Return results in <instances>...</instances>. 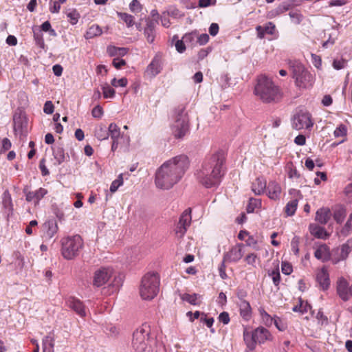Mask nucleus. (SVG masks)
<instances>
[{
  "label": "nucleus",
  "instance_id": "1",
  "mask_svg": "<svg viewBox=\"0 0 352 352\" xmlns=\"http://www.w3.org/2000/svg\"><path fill=\"white\" fill-rule=\"evenodd\" d=\"M187 155H175L159 167L155 175V184L159 189L168 190L182 178L189 166Z\"/></svg>",
  "mask_w": 352,
  "mask_h": 352
},
{
  "label": "nucleus",
  "instance_id": "2",
  "mask_svg": "<svg viewBox=\"0 0 352 352\" xmlns=\"http://www.w3.org/2000/svg\"><path fill=\"white\" fill-rule=\"evenodd\" d=\"M224 162L223 155H210L207 157L197 173L199 182L206 188L217 185L223 174Z\"/></svg>",
  "mask_w": 352,
  "mask_h": 352
},
{
  "label": "nucleus",
  "instance_id": "3",
  "mask_svg": "<svg viewBox=\"0 0 352 352\" xmlns=\"http://www.w3.org/2000/svg\"><path fill=\"white\" fill-rule=\"evenodd\" d=\"M254 94L266 103L276 102L280 98L279 87L265 74H261L257 77Z\"/></svg>",
  "mask_w": 352,
  "mask_h": 352
},
{
  "label": "nucleus",
  "instance_id": "4",
  "mask_svg": "<svg viewBox=\"0 0 352 352\" xmlns=\"http://www.w3.org/2000/svg\"><path fill=\"white\" fill-rule=\"evenodd\" d=\"M287 65L297 87L306 88L312 85L313 76L302 62L297 59H289Z\"/></svg>",
  "mask_w": 352,
  "mask_h": 352
},
{
  "label": "nucleus",
  "instance_id": "5",
  "mask_svg": "<svg viewBox=\"0 0 352 352\" xmlns=\"http://www.w3.org/2000/svg\"><path fill=\"white\" fill-rule=\"evenodd\" d=\"M185 107L179 106L173 112L170 128L176 138H182L189 130V122Z\"/></svg>",
  "mask_w": 352,
  "mask_h": 352
},
{
  "label": "nucleus",
  "instance_id": "6",
  "mask_svg": "<svg viewBox=\"0 0 352 352\" xmlns=\"http://www.w3.org/2000/svg\"><path fill=\"white\" fill-rule=\"evenodd\" d=\"M160 290V277L156 273H148L144 276L140 288V294L144 300H151Z\"/></svg>",
  "mask_w": 352,
  "mask_h": 352
},
{
  "label": "nucleus",
  "instance_id": "7",
  "mask_svg": "<svg viewBox=\"0 0 352 352\" xmlns=\"http://www.w3.org/2000/svg\"><path fill=\"white\" fill-rule=\"evenodd\" d=\"M244 341L248 348L255 349L256 344H263L272 339L270 331L263 327H259L254 331L245 329L243 331Z\"/></svg>",
  "mask_w": 352,
  "mask_h": 352
},
{
  "label": "nucleus",
  "instance_id": "8",
  "mask_svg": "<svg viewBox=\"0 0 352 352\" xmlns=\"http://www.w3.org/2000/svg\"><path fill=\"white\" fill-rule=\"evenodd\" d=\"M61 252L66 259H72L76 257L82 247V239L80 236L76 234L67 236L61 240Z\"/></svg>",
  "mask_w": 352,
  "mask_h": 352
},
{
  "label": "nucleus",
  "instance_id": "9",
  "mask_svg": "<svg viewBox=\"0 0 352 352\" xmlns=\"http://www.w3.org/2000/svg\"><path fill=\"white\" fill-rule=\"evenodd\" d=\"M314 126L311 113L305 109L296 111L292 118V126L296 130L305 129L310 131Z\"/></svg>",
  "mask_w": 352,
  "mask_h": 352
},
{
  "label": "nucleus",
  "instance_id": "10",
  "mask_svg": "<svg viewBox=\"0 0 352 352\" xmlns=\"http://www.w3.org/2000/svg\"><path fill=\"white\" fill-rule=\"evenodd\" d=\"M150 334L149 326L144 324L138 328L133 335L132 346L135 351L144 352L146 351Z\"/></svg>",
  "mask_w": 352,
  "mask_h": 352
},
{
  "label": "nucleus",
  "instance_id": "11",
  "mask_svg": "<svg viewBox=\"0 0 352 352\" xmlns=\"http://www.w3.org/2000/svg\"><path fill=\"white\" fill-rule=\"evenodd\" d=\"M14 131L20 138H25L28 133V119L24 113H15L13 116Z\"/></svg>",
  "mask_w": 352,
  "mask_h": 352
},
{
  "label": "nucleus",
  "instance_id": "12",
  "mask_svg": "<svg viewBox=\"0 0 352 352\" xmlns=\"http://www.w3.org/2000/svg\"><path fill=\"white\" fill-rule=\"evenodd\" d=\"M107 130L108 137L110 135L113 141L111 145V151L113 152L116 151L120 140H126V144L129 142V138L128 136H124L123 135H120V128L117 126L116 124L111 123L107 128Z\"/></svg>",
  "mask_w": 352,
  "mask_h": 352
},
{
  "label": "nucleus",
  "instance_id": "13",
  "mask_svg": "<svg viewBox=\"0 0 352 352\" xmlns=\"http://www.w3.org/2000/svg\"><path fill=\"white\" fill-rule=\"evenodd\" d=\"M191 219V210L190 208L186 209L180 216L179 220L176 226L175 234L178 237L181 238L185 234L187 228L190 225Z\"/></svg>",
  "mask_w": 352,
  "mask_h": 352
},
{
  "label": "nucleus",
  "instance_id": "14",
  "mask_svg": "<svg viewBox=\"0 0 352 352\" xmlns=\"http://www.w3.org/2000/svg\"><path fill=\"white\" fill-rule=\"evenodd\" d=\"M64 159L65 155H47V157L43 158L39 164L42 175L43 176L49 175L47 167L52 168L57 166L64 161Z\"/></svg>",
  "mask_w": 352,
  "mask_h": 352
},
{
  "label": "nucleus",
  "instance_id": "15",
  "mask_svg": "<svg viewBox=\"0 0 352 352\" xmlns=\"http://www.w3.org/2000/svg\"><path fill=\"white\" fill-rule=\"evenodd\" d=\"M243 244L241 243L232 247L228 252L224 254L223 263H236L239 261L243 255Z\"/></svg>",
  "mask_w": 352,
  "mask_h": 352
},
{
  "label": "nucleus",
  "instance_id": "16",
  "mask_svg": "<svg viewBox=\"0 0 352 352\" xmlns=\"http://www.w3.org/2000/svg\"><path fill=\"white\" fill-rule=\"evenodd\" d=\"M112 270L109 268H101L96 270L94 275L93 285L99 287L104 285L111 278Z\"/></svg>",
  "mask_w": 352,
  "mask_h": 352
},
{
  "label": "nucleus",
  "instance_id": "17",
  "mask_svg": "<svg viewBox=\"0 0 352 352\" xmlns=\"http://www.w3.org/2000/svg\"><path fill=\"white\" fill-rule=\"evenodd\" d=\"M58 230L57 223L55 220H48L42 226V237L44 241H47L53 239Z\"/></svg>",
  "mask_w": 352,
  "mask_h": 352
},
{
  "label": "nucleus",
  "instance_id": "18",
  "mask_svg": "<svg viewBox=\"0 0 352 352\" xmlns=\"http://www.w3.org/2000/svg\"><path fill=\"white\" fill-rule=\"evenodd\" d=\"M162 70V55L158 53L152 59L146 67V72L151 77H155Z\"/></svg>",
  "mask_w": 352,
  "mask_h": 352
},
{
  "label": "nucleus",
  "instance_id": "19",
  "mask_svg": "<svg viewBox=\"0 0 352 352\" xmlns=\"http://www.w3.org/2000/svg\"><path fill=\"white\" fill-rule=\"evenodd\" d=\"M349 283L343 278L340 277L336 283V292L339 297L344 301H347L350 298Z\"/></svg>",
  "mask_w": 352,
  "mask_h": 352
},
{
  "label": "nucleus",
  "instance_id": "20",
  "mask_svg": "<svg viewBox=\"0 0 352 352\" xmlns=\"http://www.w3.org/2000/svg\"><path fill=\"white\" fill-rule=\"evenodd\" d=\"M316 280L320 287L326 290L330 285L329 276L325 267L319 270L316 274Z\"/></svg>",
  "mask_w": 352,
  "mask_h": 352
},
{
  "label": "nucleus",
  "instance_id": "21",
  "mask_svg": "<svg viewBox=\"0 0 352 352\" xmlns=\"http://www.w3.org/2000/svg\"><path fill=\"white\" fill-rule=\"evenodd\" d=\"M24 192L26 197L27 201H32L35 200V204H37L38 201L47 193V190L45 188H40L36 191H26L24 190Z\"/></svg>",
  "mask_w": 352,
  "mask_h": 352
},
{
  "label": "nucleus",
  "instance_id": "22",
  "mask_svg": "<svg viewBox=\"0 0 352 352\" xmlns=\"http://www.w3.org/2000/svg\"><path fill=\"white\" fill-rule=\"evenodd\" d=\"M68 305L80 316H85L86 309L83 303L80 300L75 298H70L68 300Z\"/></svg>",
  "mask_w": 352,
  "mask_h": 352
},
{
  "label": "nucleus",
  "instance_id": "23",
  "mask_svg": "<svg viewBox=\"0 0 352 352\" xmlns=\"http://www.w3.org/2000/svg\"><path fill=\"white\" fill-rule=\"evenodd\" d=\"M267 196L270 199L277 200L280 198L281 188L280 185L275 182H270L267 186Z\"/></svg>",
  "mask_w": 352,
  "mask_h": 352
},
{
  "label": "nucleus",
  "instance_id": "24",
  "mask_svg": "<svg viewBox=\"0 0 352 352\" xmlns=\"http://www.w3.org/2000/svg\"><path fill=\"white\" fill-rule=\"evenodd\" d=\"M2 205L5 214L10 216L13 211V205L11 195L8 190H6L2 195Z\"/></svg>",
  "mask_w": 352,
  "mask_h": 352
},
{
  "label": "nucleus",
  "instance_id": "25",
  "mask_svg": "<svg viewBox=\"0 0 352 352\" xmlns=\"http://www.w3.org/2000/svg\"><path fill=\"white\" fill-rule=\"evenodd\" d=\"M331 217V212L328 208L318 209L316 214L315 219L321 224H326Z\"/></svg>",
  "mask_w": 352,
  "mask_h": 352
},
{
  "label": "nucleus",
  "instance_id": "26",
  "mask_svg": "<svg viewBox=\"0 0 352 352\" xmlns=\"http://www.w3.org/2000/svg\"><path fill=\"white\" fill-rule=\"evenodd\" d=\"M314 256L318 260L326 261L330 258L329 248L326 245H320L315 251Z\"/></svg>",
  "mask_w": 352,
  "mask_h": 352
},
{
  "label": "nucleus",
  "instance_id": "27",
  "mask_svg": "<svg viewBox=\"0 0 352 352\" xmlns=\"http://www.w3.org/2000/svg\"><path fill=\"white\" fill-rule=\"evenodd\" d=\"M239 309L241 316L245 320H248L251 317L252 309L250 303L245 300H241L239 302Z\"/></svg>",
  "mask_w": 352,
  "mask_h": 352
},
{
  "label": "nucleus",
  "instance_id": "28",
  "mask_svg": "<svg viewBox=\"0 0 352 352\" xmlns=\"http://www.w3.org/2000/svg\"><path fill=\"white\" fill-rule=\"evenodd\" d=\"M266 188V181L263 177H258L252 183V190L255 195H261Z\"/></svg>",
  "mask_w": 352,
  "mask_h": 352
},
{
  "label": "nucleus",
  "instance_id": "29",
  "mask_svg": "<svg viewBox=\"0 0 352 352\" xmlns=\"http://www.w3.org/2000/svg\"><path fill=\"white\" fill-rule=\"evenodd\" d=\"M43 352H54V338L50 333L42 340Z\"/></svg>",
  "mask_w": 352,
  "mask_h": 352
},
{
  "label": "nucleus",
  "instance_id": "30",
  "mask_svg": "<svg viewBox=\"0 0 352 352\" xmlns=\"http://www.w3.org/2000/svg\"><path fill=\"white\" fill-rule=\"evenodd\" d=\"M346 215V208L342 206H337L334 209L333 219L338 223H341Z\"/></svg>",
  "mask_w": 352,
  "mask_h": 352
},
{
  "label": "nucleus",
  "instance_id": "31",
  "mask_svg": "<svg viewBox=\"0 0 352 352\" xmlns=\"http://www.w3.org/2000/svg\"><path fill=\"white\" fill-rule=\"evenodd\" d=\"M102 33V29L98 25H93L86 32L85 38L87 40L91 39L96 36H100Z\"/></svg>",
  "mask_w": 352,
  "mask_h": 352
},
{
  "label": "nucleus",
  "instance_id": "32",
  "mask_svg": "<svg viewBox=\"0 0 352 352\" xmlns=\"http://www.w3.org/2000/svg\"><path fill=\"white\" fill-rule=\"evenodd\" d=\"M309 230L312 235L317 238H324L327 236L325 230L316 224H311L309 226Z\"/></svg>",
  "mask_w": 352,
  "mask_h": 352
},
{
  "label": "nucleus",
  "instance_id": "33",
  "mask_svg": "<svg viewBox=\"0 0 352 352\" xmlns=\"http://www.w3.org/2000/svg\"><path fill=\"white\" fill-rule=\"evenodd\" d=\"M128 49L126 47H118L116 46H109L107 47V52L110 56H124L126 54Z\"/></svg>",
  "mask_w": 352,
  "mask_h": 352
},
{
  "label": "nucleus",
  "instance_id": "34",
  "mask_svg": "<svg viewBox=\"0 0 352 352\" xmlns=\"http://www.w3.org/2000/svg\"><path fill=\"white\" fill-rule=\"evenodd\" d=\"M298 201L297 199H294L287 204L285 207V212L287 216H293L295 214L298 206Z\"/></svg>",
  "mask_w": 352,
  "mask_h": 352
},
{
  "label": "nucleus",
  "instance_id": "35",
  "mask_svg": "<svg viewBox=\"0 0 352 352\" xmlns=\"http://www.w3.org/2000/svg\"><path fill=\"white\" fill-rule=\"evenodd\" d=\"M200 297L201 296L197 294H184L181 296L183 300L187 301L188 302L193 305H199L200 302L199 301V299L200 298Z\"/></svg>",
  "mask_w": 352,
  "mask_h": 352
},
{
  "label": "nucleus",
  "instance_id": "36",
  "mask_svg": "<svg viewBox=\"0 0 352 352\" xmlns=\"http://www.w3.org/2000/svg\"><path fill=\"white\" fill-rule=\"evenodd\" d=\"M95 136L100 140H106L108 138V130L104 125H100L95 130Z\"/></svg>",
  "mask_w": 352,
  "mask_h": 352
},
{
  "label": "nucleus",
  "instance_id": "37",
  "mask_svg": "<svg viewBox=\"0 0 352 352\" xmlns=\"http://www.w3.org/2000/svg\"><path fill=\"white\" fill-rule=\"evenodd\" d=\"M258 311H259V314H260V316L261 317V319H262V321L266 325V326H272L273 324V322H274V318H272L271 317L270 315H269L263 308H259L258 309Z\"/></svg>",
  "mask_w": 352,
  "mask_h": 352
},
{
  "label": "nucleus",
  "instance_id": "38",
  "mask_svg": "<svg viewBox=\"0 0 352 352\" xmlns=\"http://www.w3.org/2000/svg\"><path fill=\"white\" fill-rule=\"evenodd\" d=\"M352 231V213L349 215V219L342 228L340 230V234L346 236L351 234Z\"/></svg>",
  "mask_w": 352,
  "mask_h": 352
},
{
  "label": "nucleus",
  "instance_id": "39",
  "mask_svg": "<svg viewBox=\"0 0 352 352\" xmlns=\"http://www.w3.org/2000/svg\"><path fill=\"white\" fill-rule=\"evenodd\" d=\"M67 16L69 19V21L72 25H76L78 22V19H80V14L78 12L75 10H69L67 13Z\"/></svg>",
  "mask_w": 352,
  "mask_h": 352
},
{
  "label": "nucleus",
  "instance_id": "40",
  "mask_svg": "<svg viewBox=\"0 0 352 352\" xmlns=\"http://www.w3.org/2000/svg\"><path fill=\"white\" fill-rule=\"evenodd\" d=\"M117 14L119 18L126 24L128 28L133 25L134 17L132 15L125 12H118Z\"/></svg>",
  "mask_w": 352,
  "mask_h": 352
},
{
  "label": "nucleus",
  "instance_id": "41",
  "mask_svg": "<svg viewBox=\"0 0 352 352\" xmlns=\"http://www.w3.org/2000/svg\"><path fill=\"white\" fill-rule=\"evenodd\" d=\"M173 42H175V46L176 48V50L179 53H183L186 50V43L184 42V39L182 38L181 40L178 39V36L177 35H175L173 37L172 39Z\"/></svg>",
  "mask_w": 352,
  "mask_h": 352
},
{
  "label": "nucleus",
  "instance_id": "42",
  "mask_svg": "<svg viewBox=\"0 0 352 352\" xmlns=\"http://www.w3.org/2000/svg\"><path fill=\"white\" fill-rule=\"evenodd\" d=\"M123 182V175L121 173L118 175V178L111 183L109 189L111 192L114 193L116 192L118 188L122 186Z\"/></svg>",
  "mask_w": 352,
  "mask_h": 352
},
{
  "label": "nucleus",
  "instance_id": "43",
  "mask_svg": "<svg viewBox=\"0 0 352 352\" xmlns=\"http://www.w3.org/2000/svg\"><path fill=\"white\" fill-rule=\"evenodd\" d=\"M288 177L292 179H297L300 177V174L296 168L294 166L292 162H289L287 165Z\"/></svg>",
  "mask_w": 352,
  "mask_h": 352
},
{
  "label": "nucleus",
  "instance_id": "44",
  "mask_svg": "<svg viewBox=\"0 0 352 352\" xmlns=\"http://www.w3.org/2000/svg\"><path fill=\"white\" fill-rule=\"evenodd\" d=\"M33 32H34V38L36 42V44L41 49H44L45 45V42H44V40L43 38V34L41 32V30H38V32H36V30L34 29Z\"/></svg>",
  "mask_w": 352,
  "mask_h": 352
},
{
  "label": "nucleus",
  "instance_id": "45",
  "mask_svg": "<svg viewBox=\"0 0 352 352\" xmlns=\"http://www.w3.org/2000/svg\"><path fill=\"white\" fill-rule=\"evenodd\" d=\"M347 65V60L344 58H336L333 60L332 66L336 70L344 69Z\"/></svg>",
  "mask_w": 352,
  "mask_h": 352
},
{
  "label": "nucleus",
  "instance_id": "46",
  "mask_svg": "<svg viewBox=\"0 0 352 352\" xmlns=\"http://www.w3.org/2000/svg\"><path fill=\"white\" fill-rule=\"evenodd\" d=\"M261 206V201L258 199H250L249 204L247 206V212L248 213L253 212L255 208H258Z\"/></svg>",
  "mask_w": 352,
  "mask_h": 352
},
{
  "label": "nucleus",
  "instance_id": "47",
  "mask_svg": "<svg viewBox=\"0 0 352 352\" xmlns=\"http://www.w3.org/2000/svg\"><path fill=\"white\" fill-rule=\"evenodd\" d=\"M103 96L105 98H113L116 91L109 85H106L102 87Z\"/></svg>",
  "mask_w": 352,
  "mask_h": 352
},
{
  "label": "nucleus",
  "instance_id": "48",
  "mask_svg": "<svg viewBox=\"0 0 352 352\" xmlns=\"http://www.w3.org/2000/svg\"><path fill=\"white\" fill-rule=\"evenodd\" d=\"M347 128L346 126L341 124L334 131V136L336 138L344 137L346 135Z\"/></svg>",
  "mask_w": 352,
  "mask_h": 352
},
{
  "label": "nucleus",
  "instance_id": "49",
  "mask_svg": "<svg viewBox=\"0 0 352 352\" xmlns=\"http://www.w3.org/2000/svg\"><path fill=\"white\" fill-rule=\"evenodd\" d=\"M155 30L144 28V34L149 43H153L155 38Z\"/></svg>",
  "mask_w": 352,
  "mask_h": 352
},
{
  "label": "nucleus",
  "instance_id": "50",
  "mask_svg": "<svg viewBox=\"0 0 352 352\" xmlns=\"http://www.w3.org/2000/svg\"><path fill=\"white\" fill-rule=\"evenodd\" d=\"M128 80L126 78H121L117 80L116 78L111 80V84L113 87H125L127 85Z\"/></svg>",
  "mask_w": 352,
  "mask_h": 352
},
{
  "label": "nucleus",
  "instance_id": "51",
  "mask_svg": "<svg viewBox=\"0 0 352 352\" xmlns=\"http://www.w3.org/2000/svg\"><path fill=\"white\" fill-rule=\"evenodd\" d=\"M182 38L186 43L192 44L197 38V33L195 32L186 33L183 36Z\"/></svg>",
  "mask_w": 352,
  "mask_h": 352
},
{
  "label": "nucleus",
  "instance_id": "52",
  "mask_svg": "<svg viewBox=\"0 0 352 352\" xmlns=\"http://www.w3.org/2000/svg\"><path fill=\"white\" fill-rule=\"evenodd\" d=\"M262 27L266 34L274 35L275 34L276 26L272 22H267Z\"/></svg>",
  "mask_w": 352,
  "mask_h": 352
},
{
  "label": "nucleus",
  "instance_id": "53",
  "mask_svg": "<svg viewBox=\"0 0 352 352\" xmlns=\"http://www.w3.org/2000/svg\"><path fill=\"white\" fill-rule=\"evenodd\" d=\"M289 16L295 24H300L302 20V15L299 12H290Z\"/></svg>",
  "mask_w": 352,
  "mask_h": 352
},
{
  "label": "nucleus",
  "instance_id": "54",
  "mask_svg": "<svg viewBox=\"0 0 352 352\" xmlns=\"http://www.w3.org/2000/svg\"><path fill=\"white\" fill-rule=\"evenodd\" d=\"M300 242V239L298 236H294L291 241V248L292 252L294 253V254L297 255L299 252V248H298V244Z\"/></svg>",
  "mask_w": 352,
  "mask_h": 352
},
{
  "label": "nucleus",
  "instance_id": "55",
  "mask_svg": "<svg viewBox=\"0 0 352 352\" xmlns=\"http://www.w3.org/2000/svg\"><path fill=\"white\" fill-rule=\"evenodd\" d=\"M146 24L144 28L155 30L156 26L159 24V21L157 20V19L148 18L146 20Z\"/></svg>",
  "mask_w": 352,
  "mask_h": 352
},
{
  "label": "nucleus",
  "instance_id": "56",
  "mask_svg": "<svg viewBox=\"0 0 352 352\" xmlns=\"http://www.w3.org/2000/svg\"><path fill=\"white\" fill-rule=\"evenodd\" d=\"M129 8L132 12H139L142 10V6L138 0H133L129 4Z\"/></svg>",
  "mask_w": 352,
  "mask_h": 352
},
{
  "label": "nucleus",
  "instance_id": "57",
  "mask_svg": "<svg viewBox=\"0 0 352 352\" xmlns=\"http://www.w3.org/2000/svg\"><path fill=\"white\" fill-rule=\"evenodd\" d=\"M103 113V109L100 105H96L91 111V115L95 118H100Z\"/></svg>",
  "mask_w": 352,
  "mask_h": 352
},
{
  "label": "nucleus",
  "instance_id": "58",
  "mask_svg": "<svg viewBox=\"0 0 352 352\" xmlns=\"http://www.w3.org/2000/svg\"><path fill=\"white\" fill-rule=\"evenodd\" d=\"M197 42L200 45H204L205 44H206L208 41H209V36L208 34H200V35H198L197 34Z\"/></svg>",
  "mask_w": 352,
  "mask_h": 352
},
{
  "label": "nucleus",
  "instance_id": "59",
  "mask_svg": "<svg viewBox=\"0 0 352 352\" xmlns=\"http://www.w3.org/2000/svg\"><path fill=\"white\" fill-rule=\"evenodd\" d=\"M54 107L52 101L47 100L45 102L43 107V111L46 114H52L54 112Z\"/></svg>",
  "mask_w": 352,
  "mask_h": 352
},
{
  "label": "nucleus",
  "instance_id": "60",
  "mask_svg": "<svg viewBox=\"0 0 352 352\" xmlns=\"http://www.w3.org/2000/svg\"><path fill=\"white\" fill-rule=\"evenodd\" d=\"M311 62L317 69H320L322 66V59L320 56L311 54Z\"/></svg>",
  "mask_w": 352,
  "mask_h": 352
},
{
  "label": "nucleus",
  "instance_id": "61",
  "mask_svg": "<svg viewBox=\"0 0 352 352\" xmlns=\"http://www.w3.org/2000/svg\"><path fill=\"white\" fill-rule=\"evenodd\" d=\"M106 331L111 336H116L119 333V329L112 324H109L106 327Z\"/></svg>",
  "mask_w": 352,
  "mask_h": 352
},
{
  "label": "nucleus",
  "instance_id": "62",
  "mask_svg": "<svg viewBox=\"0 0 352 352\" xmlns=\"http://www.w3.org/2000/svg\"><path fill=\"white\" fill-rule=\"evenodd\" d=\"M281 270L283 274L289 275L293 271L292 266L289 263L282 262Z\"/></svg>",
  "mask_w": 352,
  "mask_h": 352
},
{
  "label": "nucleus",
  "instance_id": "63",
  "mask_svg": "<svg viewBox=\"0 0 352 352\" xmlns=\"http://www.w3.org/2000/svg\"><path fill=\"white\" fill-rule=\"evenodd\" d=\"M60 9V3L58 1H50V11L52 13H58Z\"/></svg>",
  "mask_w": 352,
  "mask_h": 352
},
{
  "label": "nucleus",
  "instance_id": "64",
  "mask_svg": "<svg viewBox=\"0 0 352 352\" xmlns=\"http://www.w3.org/2000/svg\"><path fill=\"white\" fill-rule=\"evenodd\" d=\"M257 260V256L255 254H249L245 258V261L248 265H254Z\"/></svg>",
  "mask_w": 352,
  "mask_h": 352
}]
</instances>
